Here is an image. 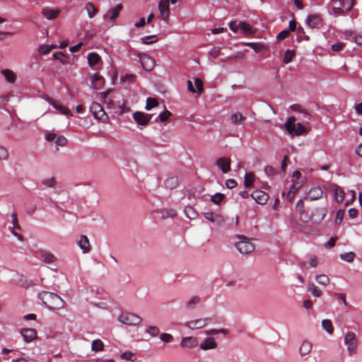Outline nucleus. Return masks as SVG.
<instances>
[{
  "instance_id": "1",
  "label": "nucleus",
  "mask_w": 362,
  "mask_h": 362,
  "mask_svg": "<svg viewBox=\"0 0 362 362\" xmlns=\"http://www.w3.org/2000/svg\"><path fill=\"white\" fill-rule=\"evenodd\" d=\"M38 298L49 310H59L65 305L64 300L55 293L42 291Z\"/></svg>"
},
{
  "instance_id": "2",
  "label": "nucleus",
  "mask_w": 362,
  "mask_h": 362,
  "mask_svg": "<svg viewBox=\"0 0 362 362\" xmlns=\"http://www.w3.org/2000/svg\"><path fill=\"white\" fill-rule=\"evenodd\" d=\"M296 117L294 116L289 117L284 124V127L288 134L291 136H302L307 134L305 127L301 123H296Z\"/></svg>"
},
{
  "instance_id": "3",
  "label": "nucleus",
  "mask_w": 362,
  "mask_h": 362,
  "mask_svg": "<svg viewBox=\"0 0 362 362\" xmlns=\"http://www.w3.org/2000/svg\"><path fill=\"white\" fill-rule=\"evenodd\" d=\"M344 344L347 347V352L349 356H353L356 354L358 347V339L356 334L354 332H347L344 337Z\"/></svg>"
},
{
  "instance_id": "4",
  "label": "nucleus",
  "mask_w": 362,
  "mask_h": 362,
  "mask_svg": "<svg viewBox=\"0 0 362 362\" xmlns=\"http://www.w3.org/2000/svg\"><path fill=\"white\" fill-rule=\"evenodd\" d=\"M237 239L238 241L235 243V247L240 253L247 255L254 251L255 246L250 242V239L242 235H238Z\"/></svg>"
},
{
  "instance_id": "5",
  "label": "nucleus",
  "mask_w": 362,
  "mask_h": 362,
  "mask_svg": "<svg viewBox=\"0 0 362 362\" xmlns=\"http://www.w3.org/2000/svg\"><path fill=\"white\" fill-rule=\"evenodd\" d=\"M90 112L93 117L103 123L108 121L109 117L103 107L98 103L93 102L90 106Z\"/></svg>"
},
{
  "instance_id": "6",
  "label": "nucleus",
  "mask_w": 362,
  "mask_h": 362,
  "mask_svg": "<svg viewBox=\"0 0 362 362\" xmlns=\"http://www.w3.org/2000/svg\"><path fill=\"white\" fill-rule=\"evenodd\" d=\"M118 320L126 325L136 326L141 322V318L134 313H124L118 317Z\"/></svg>"
},
{
  "instance_id": "7",
  "label": "nucleus",
  "mask_w": 362,
  "mask_h": 362,
  "mask_svg": "<svg viewBox=\"0 0 362 362\" xmlns=\"http://www.w3.org/2000/svg\"><path fill=\"white\" fill-rule=\"evenodd\" d=\"M88 63L90 67L95 70L99 71L102 69L103 61L101 57L96 52H90L87 57Z\"/></svg>"
},
{
  "instance_id": "8",
  "label": "nucleus",
  "mask_w": 362,
  "mask_h": 362,
  "mask_svg": "<svg viewBox=\"0 0 362 362\" xmlns=\"http://www.w3.org/2000/svg\"><path fill=\"white\" fill-rule=\"evenodd\" d=\"M211 322V318L192 319L185 323V326L190 329H198L204 327Z\"/></svg>"
},
{
  "instance_id": "9",
  "label": "nucleus",
  "mask_w": 362,
  "mask_h": 362,
  "mask_svg": "<svg viewBox=\"0 0 362 362\" xmlns=\"http://www.w3.org/2000/svg\"><path fill=\"white\" fill-rule=\"evenodd\" d=\"M295 210L298 214L300 221L301 222L307 223L311 220V216L305 210L304 203L302 199H299L296 202Z\"/></svg>"
},
{
  "instance_id": "10",
  "label": "nucleus",
  "mask_w": 362,
  "mask_h": 362,
  "mask_svg": "<svg viewBox=\"0 0 362 362\" xmlns=\"http://www.w3.org/2000/svg\"><path fill=\"white\" fill-rule=\"evenodd\" d=\"M326 214H327L326 209H325V208L315 209L312 211L311 215H310L311 216V220L310 221H312L314 224H319L325 218Z\"/></svg>"
},
{
  "instance_id": "11",
  "label": "nucleus",
  "mask_w": 362,
  "mask_h": 362,
  "mask_svg": "<svg viewBox=\"0 0 362 362\" xmlns=\"http://www.w3.org/2000/svg\"><path fill=\"white\" fill-rule=\"evenodd\" d=\"M139 57L144 69L150 71L154 68L155 61L150 56L146 54H139Z\"/></svg>"
},
{
  "instance_id": "12",
  "label": "nucleus",
  "mask_w": 362,
  "mask_h": 362,
  "mask_svg": "<svg viewBox=\"0 0 362 362\" xmlns=\"http://www.w3.org/2000/svg\"><path fill=\"white\" fill-rule=\"evenodd\" d=\"M169 0H160L158 3V10L163 21H167L170 15Z\"/></svg>"
},
{
  "instance_id": "13",
  "label": "nucleus",
  "mask_w": 362,
  "mask_h": 362,
  "mask_svg": "<svg viewBox=\"0 0 362 362\" xmlns=\"http://www.w3.org/2000/svg\"><path fill=\"white\" fill-rule=\"evenodd\" d=\"M187 89L189 91L193 93H202L203 90L202 81L201 79L196 78L193 83L190 81H187Z\"/></svg>"
},
{
  "instance_id": "14",
  "label": "nucleus",
  "mask_w": 362,
  "mask_h": 362,
  "mask_svg": "<svg viewBox=\"0 0 362 362\" xmlns=\"http://www.w3.org/2000/svg\"><path fill=\"white\" fill-rule=\"evenodd\" d=\"M134 119L141 126H146L151 119V115L141 112H136L133 114Z\"/></svg>"
},
{
  "instance_id": "15",
  "label": "nucleus",
  "mask_w": 362,
  "mask_h": 362,
  "mask_svg": "<svg viewBox=\"0 0 362 362\" xmlns=\"http://www.w3.org/2000/svg\"><path fill=\"white\" fill-rule=\"evenodd\" d=\"M216 164L217 167L224 174L228 173L230 170V160L226 157H220L216 160Z\"/></svg>"
},
{
  "instance_id": "16",
  "label": "nucleus",
  "mask_w": 362,
  "mask_h": 362,
  "mask_svg": "<svg viewBox=\"0 0 362 362\" xmlns=\"http://www.w3.org/2000/svg\"><path fill=\"white\" fill-rule=\"evenodd\" d=\"M122 8V6L121 4H117L115 7L110 8L106 14L103 16V19L105 21L110 20V21H115Z\"/></svg>"
},
{
  "instance_id": "17",
  "label": "nucleus",
  "mask_w": 362,
  "mask_h": 362,
  "mask_svg": "<svg viewBox=\"0 0 362 362\" xmlns=\"http://www.w3.org/2000/svg\"><path fill=\"white\" fill-rule=\"evenodd\" d=\"M251 197L255 200V202L261 205L267 203L269 196L264 191L256 189L252 194Z\"/></svg>"
},
{
  "instance_id": "18",
  "label": "nucleus",
  "mask_w": 362,
  "mask_h": 362,
  "mask_svg": "<svg viewBox=\"0 0 362 362\" xmlns=\"http://www.w3.org/2000/svg\"><path fill=\"white\" fill-rule=\"evenodd\" d=\"M105 83V79L100 74L95 73L93 75L90 79V85L93 89H100Z\"/></svg>"
},
{
  "instance_id": "19",
  "label": "nucleus",
  "mask_w": 362,
  "mask_h": 362,
  "mask_svg": "<svg viewBox=\"0 0 362 362\" xmlns=\"http://www.w3.org/2000/svg\"><path fill=\"white\" fill-rule=\"evenodd\" d=\"M21 334L27 343L33 341L37 337V332L35 329L32 328H23L21 331Z\"/></svg>"
},
{
  "instance_id": "20",
  "label": "nucleus",
  "mask_w": 362,
  "mask_h": 362,
  "mask_svg": "<svg viewBox=\"0 0 362 362\" xmlns=\"http://www.w3.org/2000/svg\"><path fill=\"white\" fill-rule=\"evenodd\" d=\"M199 347L204 351L214 349L217 347V343L214 337H208L203 340Z\"/></svg>"
},
{
  "instance_id": "21",
  "label": "nucleus",
  "mask_w": 362,
  "mask_h": 362,
  "mask_svg": "<svg viewBox=\"0 0 362 362\" xmlns=\"http://www.w3.org/2000/svg\"><path fill=\"white\" fill-rule=\"evenodd\" d=\"M198 340L194 337H183L180 341V346L183 348L193 349L197 346Z\"/></svg>"
},
{
  "instance_id": "22",
  "label": "nucleus",
  "mask_w": 362,
  "mask_h": 362,
  "mask_svg": "<svg viewBox=\"0 0 362 362\" xmlns=\"http://www.w3.org/2000/svg\"><path fill=\"white\" fill-rule=\"evenodd\" d=\"M323 192L320 187H313L306 195V199L310 201L317 200L322 197Z\"/></svg>"
},
{
  "instance_id": "23",
  "label": "nucleus",
  "mask_w": 362,
  "mask_h": 362,
  "mask_svg": "<svg viewBox=\"0 0 362 362\" xmlns=\"http://www.w3.org/2000/svg\"><path fill=\"white\" fill-rule=\"evenodd\" d=\"M303 181L301 180V181H297L296 182H294L292 184L290 189L288 190V192L286 194V199L289 202H291L293 199L295 194L298 191V189L300 188V187L303 185Z\"/></svg>"
},
{
  "instance_id": "24",
  "label": "nucleus",
  "mask_w": 362,
  "mask_h": 362,
  "mask_svg": "<svg viewBox=\"0 0 362 362\" xmlns=\"http://www.w3.org/2000/svg\"><path fill=\"white\" fill-rule=\"evenodd\" d=\"M59 13V9H54L51 8H44L42 10V14L47 19V20H53L57 18Z\"/></svg>"
},
{
  "instance_id": "25",
  "label": "nucleus",
  "mask_w": 362,
  "mask_h": 362,
  "mask_svg": "<svg viewBox=\"0 0 362 362\" xmlns=\"http://www.w3.org/2000/svg\"><path fill=\"white\" fill-rule=\"evenodd\" d=\"M313 349V344L309 341H303L299 347V353L301 356L308 355Z\"/></svg>"
},
{
  "instance_id": "26",
  "label": "nucleus",
  "mask_w": 362,
  "mask_h": 362,
  "mask_svg": "<svg viewBox=\"0 0 362 362\" xmlns=\"http://www.w3.org/2000/svg\"><path fill=\"white\" fill-rule=\"evenodd\" d=\"M321 21L320 15L313 14L308 16L306 22L310 28H315L320 23Z\"/></svg>"
},
{
  "instance_id": "27",
  "label": "nucleus",
  "mask_w": 362,
  "mask_h": 362,
  "mask_svg": "<svg viewBox=\"0 0 362 362\" xmlns=\"http://www.w3.org/2000/svg\"><path fill=\"white\" fill-rule=\"evenodd\" d=\"M200 302V298L197 296L190 297L185 303L187 310H193Z\"/></svg>"
},
{
  "instance_id": "28",
  "label": "nucleus",
  "mask_w": 362,
  "mask_h": 362,
  "mask_svg": "<svg viewBox=\"0 0 362 362\" xmlns=\"http://www.w3.org/2000/svg\"><path fill=\"white\" fill-rule=\"evenodd\" d=\"M1 74L4 75L6 81L9 83H14L16 81V74L11 69H5L1 70Z\"/></svg>"
},
{
  "instance_id": "29",
  "label": "nucleus",
  "mask_w": 362,
  "mask_h": 362,
  "mask_svg": "<svg viewBox=\"0 0 362 362\" xmlns=\"http://www.w3.org/2000/svg\"><path fill=\"white\" fill-rule=\"evenodd\" d=\"M332 190L334 193L335 199L338 203L342 202L344 199V190L337 185H334L332 187Z\"/></svg>"
},
{
  "instance_id": "30",
  "label": "nucleus",
  "mask_w": 362,
  "mask_h": 362,
  "mask_svg": "<svg viewBox=\"0 0 362 362\" xmlns=\"http://www.w3.org/2000/svg\"><path fill=\"white\" fill-rule=\"evenodd\" d=\"M78 246L82 250L83 253H87L90 251V243L88 238L86 235H81L79 241Z\"/></svg>"
},
{
  "instance_id": "31",
  "label": "nucleus",
  "mask_w": 362,
  "mask_h": 362,
  "mask_svg": "<svg viewBox=\"0 0 362 362\" xmlns=\"http://www.w3.org/2000/svg\"><path fill=\"white\" fill-rule=\"evenodd\" d=\"M55 110L59 111V112L62 115H66L68 117H72L73 114L71 112V111L66 107L65 106L62 105L61 104H59L57 103L53 104L52 106Z\"/></svg>"
},
{
  "instance_id": "32",
  "label": "nucleus",
  "mask_w": 362,
  "mask_h": 362,
  "mask_svg": "<svg viewBox=\"0 0 362 362\" xmlns=\"http://www.w3.org/2000/svg\"><path fill=\"white\" fill-rule=\"evenodd\" d=\"M52 56L55 59L59 60L62 64H68L69 63V57L62 52H55Z\"/></svg>"
},
{
  "instance_id": "33",
  "label": "nucleus",
  "mask_w": 362,
  "mask_h": 362,
  "mask_svg": "<svg viewBox=\"0 0 362 362\" xmlns=\"http://www.w3.org/2000/svg\"><path fill=\"white\" fill-rule=\"evenodd\" d=\"M245 119L243 114L239 112L233 114L230 117L231 122L234 124H241Z\"/></svg>"
},
{
  "instance_id": "34",
  "label": "nucleus",
  "mask_w": 362,
  "mask_h": 362,
  "mask_svg": "<svg viewBox=\"0 0 362 362\" xmlns=\"http://www.w3.org/2000/svg\"><path fill=\"white\" fill-rule=\"evenodd\" d=\"M335 4H339V6L343 7L345 10H350L353 5L354 0H332Z\"/></svg>"
},
{
  "instance_id": "35",
  "label": "nucleus",
  "mask_w": 362,
  "mask_h": 362,
  "mask_svg": "<svg viewBox=\"0 0 362 362\" xmlns=\"http://www.w3.org/2000/svg\"><path fill=\"white\" fill-rule=\"evenodd\" d=\"M41 182L44 186L50 188H54L57 185V180L54 177L44 178Z\"/></svg>"
},
{
  "instance_id": "36",
  "label": "nucleus",
  "mask_w": 362,
  "mask_h": 362,
  "mask_svg": "<svg viewBox=\"0 0 362 362\" xmlns=\"http://www.w3.org/2000/svg\"><path fill=\"white\" fill-rule=\"evenodd\" d=\"M86 9L90 18H93L98 13V9L95 7L93 4L90 2L86 4Z\"/></svg>"
},
{
  "instance_id": "37",
  "label": "nucleus",
  "mask_w": 362,
  "mask_h": 362,
  "mask_svg": "<svg viewBox=\"0 0 362 362\" xmlns=\"http://www.w3.org/2000/svg\"><path fill=\"white\" fill-rule=\"evenodd\" d=\"M104 349L103 342L100 339H95L92 341L91 349L93 351H101Z\"/></svg>"
},
{
  "instance_id": "38",
  "label": "nucleus",
  "mask_w": 362,
  "mask_h": 362,
  "mask_svg": "<svg viewBox=\"0 0 362 362\" xmlns=\"http://www.w3.org/2000/svg\"><path fill=\"white\" fill-rule=\"evenodd\" d=\"M308 288L315 297H320L322 295L321 290L319 289L313 282L308 283Z\"/></svg>"
},
{
  "instance_id": "39",
  "label": "nucleus",
  "mask_w": 362,
  "mask_h": 362,
  "mask_svg": "<svg viewBox=\"0 0 362 362\" xmlns=\"http://www.w3.org/2000/svg\"><path fill=\"white\" fill-rule=\"evenodd\" d=\"M322 326L323 329L329 334H333L334 328L330 320H323L322 321Z\"/></svg>"
},
{
  "instance_id": "40",
  "label": "nucleus",
  "mask_w": 362,
  "mask_h": 362,
  "mask_svg": "<svg viewBox=\"0 0 362 362\" xmlns=\"http://www.w3.org/2000/svg\"><path fill=\"white\" fill-rule=\"evenodd\" d=\"M240 29L244 34H252L254 33L252 28L250 25L245 23V22H239Z\"/></svg>"
},
{
  "instance_id": "41",
  "label": "nucleus",
  "mask_w": 362,
  "mask_h": 362,
  "mask_svg": "<svg viewBox=\"0 0 362 362\" xmlns=\"http://www.w3.org/2000/svg\"><path fill=\"white\" fill-rule=\"evenodd\" d=\"M158 105V102L156 98L148 97L146 99V110H151L153 107H156Z\"/></svg>"
},
{
  "instance_id": "42",
  "label": "nucleus",
  "mask_w": 362,
  "mask_h": 362,
  "mask_svg": "<svg viewBox=\"0 0 362 362\" xmlns=\"http://www.w3.org/2000/svg\"><path fill=\"white\" fill-rule=\"evenodd\" d=\"M213 223L218 227H223L226 224L225 218L220 214H215Z\"/></svg>"
},
{
  "instance_id": "43",
  "label": "nucleus",
  "mask_w": 362,
  "mask_h": 362,
  "mask_svg": "<svg viewBox=\"0 0 362 362\" xmlns=\"http://www.w3.org/2000/svg\"><path fill=\"white\" fill-rule=\"evenodd\" d=\"M316 281L322 286H327L329 283V278L325 274H319L315 276Z\"/></svg>"
},
{
  "instance_id": "44",
  "label": "nucleus",
  "mask_w": 362,
  "mask_h": 362,
  "mask_svg": "<svg viewBox=\"0 0 362 362\" xmlns=\"http://www.w3.org/2000/svg\"><path fill=\"white\" fill-rule=\"evenodd\" d=\"M296 53H295V51L293 49H287L286 50L285 52V54H284V59H283V62L284 64H288L290 63L293 57L295 56Z\"/></svg>"
},
{
  "instance_id": "45",
  "label": "nucleus",
  "mask_w": 362,
  "mask_h": 362,
  "mask_svg": "<svg viewBox=\"0 0 362 362\" xmlns=\"http://www.w3.org/2000/svg\"><path fill=\"white\" fill-rule=\"evenodd\" d=\"M356 257V255L353 252H345L344 254H341L339 257L341 259L346 262H352Z\"/></svg>"
},
{
  "instance_id": "46",
  "label": "nucleus",
  "mask_w": 362,
  "mask_h": 362,
  "mask_svg": "<svg viewBox=\"0 0 362 362\" xmlns=\"http://www.w3.org/2000/svg\"><path fill=\"white\" fill-rule=\"evenodd\" d=\"M42 259L45 263H52L55 261L56 258L53 254L48 252H43L42 253Z\"/></svg>"
},
{
  "instance_id": "47",
  "label": "nucleus",
  "mask_w": 362,
  "mask_h": 362,
  "mask_svg": "<svg viewBox=\"0 0 362 362\" xmlns=\"http://www.w3.org/2000/svg\"><path fill=\"white\" fill-rule=\"evenodd\" d=\"M219 333L226 335L228 334V331L226 329H211L206 330L205 332V334L209 337L211 335H215V334H219Z\"/></svg>"
},
{
  "instance_id": "48",
  "label": "nucleus",
  "mask_w": 362,
  "mask_h": 362,
  "mask_svg": "<svg viewBox=\"0 0 362 362\" xmlns=\"http://www.w3.org/2000/svg\"><path fill=\"white\" fill-rule=\"evenodd\" d=\"M185 212L186 216L188 217L189 219H194L198 216V214L191 206L186 207L185 209Z\"/></svg>"
},
{
  "instance_id": "49",
  "label": "nucleus",
  "mask_w": 362,
  "mask_h": 362,
  "mask_svg": "<svg viewBox=\"0 0 362 362\" xmlns=\"http://www.w3.org/2000/svg\"><path fill=\"white\" fill-rule=\"evenodd\" d=\"M159 332V329L156 326H148L146 329V333H147L152 337H157Z\"/></svg>"
},
{
  "instance_id": "50",
  "label": "nucleus",
  "mask_w": 362,
  "mask_h": 362,
  "mask_svg": "<svg viewBox=\"0 0 362 362\" xmlns=\"http://www.w3.org/2000/svg\"><path fill=\"white\" fill-rule=\"evenodd\" d=\"M254 175L252 173H245L244 177V184L246 187H250L254 182Z\"/></svg>"
},
{
  "instance_id": "51",
  "label": "nucleus",
  "mask_w": 362,
  "mask_h": 362,
  "mask_svg": "<svg viewBox=\"0 0 362 362\" xmlns=\"http://www.w3.org/2000/svg\"><path fill=\"white\" fill-rule=\"evenodd\" d=\"M160 339L164 343H171L173 341V336L169 333H162L160 335Z\"/></svg>"
},
{
  "instance_id": "52",
  "label": "nucleus",
  "mask_w": 362,
  "mask_h": 362,
  "mask_svg": "<svg viewBox=\"0 0 362 362\" xmlns=\"http://www.w3.org/2000/svg\"><path fill=\"white\" fill-rule=\"evenodd\" d=\"M11 218H12V228L14 230H20L21 226L18 223V219L16 213L13 212L11 214Z\"/></svg>"
},
{
  "instance_id": "53",
  "label": "nucleus",
  "mask_w": 362,
  "mask_h": 362,
  "mask_svg": "<svg viewBox=\"0 0 362 362\" xmlns=\"http://www.w3.org/2000/svg\"><path fill=\"white\" fill-rule=\"evenodd\" d=\"M165 184L166 185L167 187H169L170 189H173L174 188L177 184V179L175 178V177H170V178H168L165 182Z\"/></svg>"
},
{
  "instance_id": "54",
  "label": "nucleus",
  "mask_w": 362,
  "mask_h": 362,
  "mask_svg": "<svg viewBox=\"0 0 362 362\" xmlns=\"http://www.w3.org/2000/svg\"><path fill=\"white\" fill-rule=\"evenodd\" d=\"M170 115L171 112L170 111L165 110L158 115L156 120L159 119L160 122H165Z\"/></svg>"
},
{
  "instance_id": "55",
  "label": "nucleus",
  "mask_w": 362,
  "mask_h": 362,
  "mask_svg": "<svg viewBox=\"0 0 362 362\" xmlns=\"http://www.w3.org/2000/svg\"><path fill=\"white\" fill-rule=\"evenodd\" d=\"M141 40L144 44L148 45V44L156 42L157 37L156 35L146 36V37H141Z\"/></svg>"
},
{
  "instance_id": "56",
  "label": "nucleus",
  "mask_w": 362,
  "mask_h": 362,
  "mask_svg": "<svg viewBox=\"0 0 362 362\" xmlns=\"http://www.w3.org/2000/svg\"><path fill=\"white\" fill-rule=\"evenodd\" d=\"M223 198H224V195L223 194L216 193L211 197V201L213 203L218 204L223 200Z\"/></svg>"
},
{
  "instance_id": "57",
  "label": "nucleus",
  "mask_w": 362,
  "mask_h": 362,
  "mask_svg": "<svg viewBox=\"0 0 362 362\" xmlns=\"http://www.w3.org/2000/svg\"><path fill=\"white\" fill-rule=\"evenodd\" d=\"M67 143V139L64 136H58L55 141L56 146H64Z\"/></svg>"
},
{
  "instance_id": "58",
  "label": "nucleus",
  "mask_w": 362,
  "mask_h": 362,
  "mask_svg": "<svg viewBox=\"0 0 362 362\" xmlns=\"http://www.w3.org/2000/svg\"><path fill=\"white\" fill-rule=\"evenodd\" d=\"M8 153L7 149L4 146L0 145V160H6L8 159Z\"/></svg>"
},
{
  "instance_id": "59",
  "label": "nucleus",
  "mask_w": 362,
  "mask_h": 362,
  "mask_svg": "<svg viewBox=\"0 0 362 362\" xmlns=\"http://www.w3.org/2000/svg\"><path fill=\"white\" fill-rule=\"evenodd\" d=\"M221 54L220 47H214L209 52V56L214 59L218 57Z\"/></svg>"
},
{
  "instance_id": "60",
  "label": "nucleus",
  "mask_w": 362,
  "mask_h": 362,
  "mask_svg": "<svg viewBox=\"0 0 362 362\" xmlns=\"http://www.w3.org/2000/svg\"><path fill=\"white\" fill-rule=\"evenodd\" d=\"M344 47H345V43H344L342 42H338L332 45V49L334 52H339V51L342 50Z\"/></svg>"
},
{
  "instance_id": "61",
  "label": "nucleus",
  "mask_w": 362,
  "mask_h": 362,
  "mask_svg": "<svg viewBox=\"0 0 362 362\" xmlns=\"http://www.w3.org/2000/svg\"><path fill=\"white\" fill-rule=\"evenodd\" d=\"M38 52L40 54H47L50 52V48L47 45H42L39 47Z\"/></svg>"
},
{
  "instance_id": "62",
  "label": "nucleus",
  "mask_w": 362,
  "mask_h": 362,
  "mask_svg": "<svg viewBox=\"0 0 362 362\" xmlns=\"http://www.w3.org/2000/svg\"><path fill=\"white\" fill-rule=\"evenodd\" d=\"M345 9L341 7V6H333L332 8V13L334 15H341L343 13Z\"/></svg>"
},
{
  "instance_id": "63",
  "label": "nucleus",
  "mask_w": 362,
  "mask_h": 362,
  "mask_svg": "<svg viewBox=\"0 0 362 362\" xmlns=\"http://www.w3.org/2000/svg\"><path fill=\"white\" fill-rule=\"evenodd\" d=\"M238 24H239V22H237V21L230 22L229 24V28L233 32L237 33L238 31V30L240 29V26Z\"/></svg>"
},
{
  "instance_id": "64",
  "label": "nucleus",
  "mask_w": 362,
  "mask_h": 362,
  "mask_svg": "<svg viewBox=\"0 0 362 362\" xmlns=\"http://www.w3.org/2000/svg\"><path fill=\"white\" fill-rule=\"evenodd\" d=\"M288 34H289V33L287 30H284L278 33V35H276V39L278 40H283V39L287 37Z\"/></svg>"
}]
</instances>
